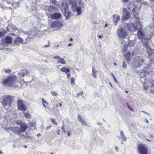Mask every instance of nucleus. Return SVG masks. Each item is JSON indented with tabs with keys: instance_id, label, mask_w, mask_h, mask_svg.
<instances>
[{
	"instance_id": "nucleus-36",
	"label": "nucleus",
	"mask_w": 154,
	"mask_h": 154,
	"mask_svg": "<svg viewBox=\"0 0 154 154\" xmlns=\"http://www.w3.org/2000/svg\"><path fill=\"white\" fill-rule=\"evenodd\" d=\"M11 70L10 69H5L4 70V72L6 73H10L11 72Z\"/></svg>"
},
{
	"instance_id": "nucleus-16",
	"label": "nucleus",
	"mask_w": 154,
	"mask_h": 154,
	"mask_svg": "<svg viewBox=\"0 0 154 154\" xmlns=\"http://www.w3.org/2000/svg\"><path fill=\"white\" fill-rule=\"evenodd\" d=\"M3 42L5 43H6L8 44H11L12 42V38L10 36H6L3 39Z\"/></svg>"
},
{
	"instance_id": "nucleus-19",
	"label": "nucleus",
	"mask_w": 154,
	"mask_h": 154,
	"mask_svg": "<svg viewBox=\"0 0 154 154\" xmlns=\"http://www.w3.org/2000/svg\"><path fill=\"white\" fill-rule=\"evenodd\" d=\"M78 119L79 121L82 122V124L85 125L86 124L85 121L82 116L78 115Z\"/></svg>"
},
{
	"instance_id": "nucleus-9",
	"label": "nucleus",
	"mask_w": 154,
	"mask_h": 154,
	"mask_svg": "<svg viewBox=\"0 0 154 154\" xmlns=\"http://www.w3.org/2000/svg\"><path fill=\"white\" fill-rule=\"evenodd\" d=\"M20 126L21 127V129H20L17 127H15L14 128H13L12 131L16 134L25 132L27 129V126Z\"/></svg>"
},
{
	"instance_id": "nucleus-26",
	"label": "nucleus",
	"mask_w": 154,
	"mask_h": 154,
	"mask_svg": "<svg viewBox=\"0 0 154 154\" xmlns=\"http://www.w3.org/2000/svg\"><path fill=\"white\" fill-rule=\"evenodd\" d=\"M42 104L45 107H46V105H48V103L43 98H42Z\"/></svg>"
},
{
	"instance_id": "nucleus-34",
	"label": "nucleus",
	"mask_w": 154,
	"mask_h": 154,
	"mask_svg": "<svg viewBox=\"0 0 154 154\" xmlns=\"http://www.w3.org/2000/svg\"><path fill=\"white\" fill-rule=\"evenodd\" d=\"M51 93L52 96H56L57 95V93L54 91H52Z\"/></svg>"
},
{
	"instance_id": "nucleus-12",
	"label": "nucleus",
	"mask_w": 154,
	"mask_h": 154,
	"mask_svg": "<svg viewBox=\"0 0 154 154\" xmlns=\"http://www.w3.org/2000/svg\"><path fill=\"white\" fill-rule=\"evenodd\" d=\"M123 14L122 17V21H125L129 19L130 17V13L126 8L123 9Z\"/></svg>"
},
{
	"instance_id": "nucleus-33",
	"label": "nucleus",
	"mask_w": 154,
	"mask_h": 154,
	"mask_svg": "<svg viewBox=\"0 0 154 154\" xmlns=\"http://www.w3.org/2000/svg\"><path fill=\"white\" fill-rule=\"evenodd\" d=\"M111 75L112 76V77H113L114 81L116 83H118L117 80V79H116V78H115V77L114 75L112 73H111Z\"/></svg>"
},
{
	"instance_id": "nucleus-37",
	"label": "nucleus",
	"mask_w": 154,
	"mask_h": 154,
	"mask_svg": "<svg viewBox=\"0 0 154 154\" xmlns=\"http://www.w3.org/2000/svg\"><path fill=\"white\" fill-rule=\"evenodd\" d=\"M83 92H81L79 93H78L77 95H76V97H80V96H82L83 95Z\"/></svg>"
},
{
	"instance_id": "nucleus-51",
	"label": "nucleus",
	"mask_w": 154,
	"mask_h": 154,
	"mask_svg": "<svg viewBox=\"0 0 154 154\" xmlns=\"http://www.w3.org/2000/svg\"><path fill=\"white\" fill-rule=\"evenodd\" d=\"M149 137L151 138H152L153 137V136L152 135V134H151L149 135Z\"/></svg>"
},
{
	"instance_id": "nucleus-22",
	"label": "nucleus",
	"mask_w": 154,
	"mask_h": 154,
	"mask_svg": "<svg viewBox=\"0 0 154 154\" xmlns=\"http://www.w3.org/2000/svg\"><path fill=\"white\" fill-rule=\"evenodd\" d=\"M3 128L4 129V130L8 132H9L10 131H12L13 130V127H11L4 128L3 127Z\"/></svg>"
},
{
	"instance_id": "nucleus-38",
	"label": "nucleus",
	"mask_w": 154,
	"mask_h": 154,
	"mask_svg": "<svg viewBox=\"0 0 154 154\" xmlns=\"http://www.w3.org/2000/svg\"><path fill=\"white\" fill-rule=\"evenodd\" d=\"M127 106H128V108L131 111H133V109L130 106H129V105L128 103H127Z\"/></svg>"
},
{
	"instance_id": "nucleus-40",
	"label": "nucleus",
	"mask_w": 154,
	"mask_h": 154,
	"mask_svg": "<svg viewBox=\"0 0 154 154\" xmlns=\"http://www.w3.org/2000/svg\"><path fill=\"white\" fill-rule=\"evenodd\" d=\"M97 72V71H96L95 68L94 67H92V72L93 73H96Z\"/></svg>"
},
{
	"instance_id": "nucleus-59",
	"label": "nucleus",
	"mask_w": 154,
	"mask_h": 154,
	"mask_svg": "<svg viewBox=\"0 0 154 154\" xmlns=\"http://www.w3.org/2000/svg\"><path fill=\"white\" fill-rule=\"evenodd\" d=\"M13 146L14 147H15V145L14 144H13Z\"/></svg>"
},
{
	"instance_id": "nucleus-13",
	"label": "nucleus",
	"mask_w": 154,
	"mask_h": 154,
	"mask_svg": "<svg viewBox=\"0 0 154 154\" xmlns=\"http://www.w3.org/2000/svg\"><path fill=\"white\" fill-rule=\"evenodd\" d=\"M143 60L141 57L138 56L136 58L135 64L137 67H140L143 64Z\"/></svg>"
},
{
	"instance_id": "nucleus-15",
	"label": "nucleus",
	"mask_w": 154,
	"mask_h": 154,
	"mask_svg": "<svg viewBox=\"0 0 154 154\" xmlns=\"http://www.w3.org/2000/svg\"><path fill=\"white\" fill-rule=\"evenodd\" d=\"M61 14L60 13H55L50 15L51 18L53 20L59 19L61 18Z\"/></svg>"
},
{
	"instance_id": "nucleus-5",
	"label": "nucleus",
	"mask_w": 154,
	"mask_h": 154,
	"mask_svg": "<svg viewBox=\"0 0 154 154\" xmlns=\"http://www.w3.org/2000/svg\"><path fill=\"white\" fill-rule=\"evenodd\" d=\"M154 81H151L150 80H146V81H145V83L143 84V88L144 90L147 91L148 89L149 88V86L147 85V83H151L152 85L150 88V92L152 93H154V84L153 85Z\"/></svg>"
},
{
	"instance_id": "nucleus-53",
	"label": "nucleus",
	"mask_w": 154,
	"mask_h": 154,
	"mask_svg": "<svg viewBox=\"0 0 154 154\" xmlns=\"http://www.w3.org/2000/svg\"><path fill=\"white\" fill-rule=\"evenodd\" d=\"M149 1L151 3L154 2V0H149Z\"/></svg>"
},
{
	"instance_id": "nucleus-27",
	"label": "nucleus",
	"mask_w": 154,
	"mask_h": 154,
	"mask_svg": "<svg viewBox=\"0 0 154 154\" xmlns=\"http://www.w3.org/2000/svg\"><path fill=\"white\" fill-rule=\"evenodd\" d=\"M76 11L78 15H79L81 14V8L80 7H77L76 9Z\"/></svg>"
},
{
	"instance_id": "nucleus-6",
	"label": "nucleus",
	"mask_w": 154,
	"mask_h": 154,
	"mask_svg": "<svg viewBox=\"0 0 154 154\" xmlns=\"http://www.w3.org/2000/svg\"><path fill=\"white\" fill-rule=\"evenodd\" d=\"M137 148L140 154H148V151L146 145L142 144H139Z\"/></svg>"
},
{
	"instance_id": "nucleus-11",
	"label": "nucleus",
	"mask_w": 154,
	"mask_h": 154,
	"mask_svg": "<svg viewBox=\"0 0 154 154\" xmlns=\"http://www.w3.org/2000/svg\"><path fill=\"white\" fill-rule=\"evenodd\" d=\"M62 26L61 23L58 20H56L52 22L50 25V27L51 28H54L59 29Z\"/></svg>"
},
{
	"instance_id": "nucleus-30",
	"label": "nucleus",
	"mask_w": 154,
	"mask_h": 154,
	"mask_svg": "<svg viewBox=\"0 0 154 154\" xmlns=\"http://www.w3.org/2000/svg\"><path fill=\"white\" fill-rule=\"evenodd\" d=\"M120 20V17L119 16H117L116 17V19L115 20V22L116 23L115 24V25H116L117 24V23Z\"/></svg>"
},
{
	"instance_id": "nucleus-62",
	"label": "nucleus",
	"mask_w": 154,
	"mask_h": 154,
	"mask_svg": "<svg viewBox=\"0 0 154 154\" xmlns=\"http://www.w3.org/2000/svg\"><path fill=\"white\" fill-rule=\"evenodd\" d=\"M57 134L58 135H59V131H57Z\"/></svg>"
},
{
	"instance_id": "nucleus-35",
	"label": "nucleus",
	"mask_w": 154,
	"mask_h": 154,
	"mask_svg": "<svg viewBox=\"0 0 154 154\" xmlns=\"http://www.w3.org/2000/svg\"><path fill=\"white\" fill-rule=\"evenodd\" d=\"M122 67L125 69L127 67V64L125 61H123V62Z\"/></svg>"
},
{
	"instance_id": "nucleus-64",
	"label": "nucleus",
	"mask_w": 154,
	"mask_h": 154,
	"mask_svg": "<svg viewBox=\"0 0 154 154\" xmlns=\"http://www.w3.org/2000/svg\"><path fill=\"white\" fill-rule=\"evenodd\" d=\"M114 65H115V66H116V63H114Z\"/></svg>"
},
{
	"instance_id": "nucleus-56",
	"label": "nucleus",
	"mask_w": 154,
	"mask_h": 154,
	"mask_svg": "<svg viewBox=\"0 0 154 154\" xmlns=\"http://www.w3.org/2000/svg\"><path fill=\"white\" fill-rule=\"evenodd\" d=\"M62 102L60 103L59 104V106H61L62 105Z\"/></svg>"
},
{
	"instance_id": "nucleus-63",
	"label": "nucleus",
	"mask_w": 154,
	"mask_h": 154,
	"mask_svg": "<svg viewBox=\"0 0 154 154\" xmlns=\"http://www.w3.org/2000/svg\"><path fill=\"white\" fill-rule=\"evenodd\" d=\"M2 152L1 151H0V154H2Z\"/></svg>"
},
{
	"instance_id": "nucleus-39",
	"label": "nucleus",
	"mask_w": 154,
	"mask_h": 154,
	"mask_svg": "<svg viewBox=\"0 0 154 154\" xmlns=\"http://www.w3.org/2000/svg\"><path fill=\"white\" fill-rule=\"evenodd\" d=\"M53 58L55 59H57L58 60H59L60 58V57L59 56H54L53 57Z\"/></svg>"
},
{
	"instance_id": "nucleus-4",
	"label": "nucleus",
	"mask_w": 154,
	"mask_h": 154,
	"mask_svg": "<svg viewBox=\"0 0 154 154\" xmlns=\"http://www.w3.org/2000/svg\"><path fill=\"white\" fill-rule=\"evenodd\" d=\"M61 8L63 10V14L66 17V19L69 18L70 17L71 13L69 11V6L68 5L65 4L64 3H62L61 6Z\"/></svg>"
},
{
	"instance_id": "nucleus-54",
	"label": "nucleus",
	"mask_w": 154,
	"mask_h": 154,
	"mask_svg": "<svg viewBox=\"0 0 154 154\" xmlns=\"http://www.w3.org/2000/svg\"><path fill=\"white\" fill-rule=\"evenodd\" d=\"M41 135V134H40L39 133L38 134H37V136L38 137H39V136H40Z\"/></svg>"
},
{
	"instance_id": "nucleus-23",
	"label": "nucleus",
	"mask_w": 154,
	"mask_h": 154,
	"mask_svg": "<svg viewBox=\"0 0 154 154\" xmlns=\"http://www.w3.org/2000/svg\"><path fill=\"white\" fill-rule=\"evenodd\" d=\"M120 134L122 138L125 141L126 140V137L124 135L123 132L122 131H120Z\"/></svg>"
},
{
	"instance_id": "nucleus-7",
	"label": "nucleus",
	"mask_w": 154,
	"mask_h": 154,
	"mask_svg": "<svg viewBox=\"0 0 154 154\" xmlns=\"http://www.w3.org/2000/svg\"><path fill=\"white\" fill-rule=\"evenodd\" d=\"M17 105L18 109L19 110L23 111H26L27 110V107L24 104L22 100L18 99L17 101Z\"/></svg>"
},
{
	"instance_id": "nucleus-42",
	"label": "nucleus",
	"mask_w": 154,
	"mask_h": 154,
	"mask_svg": "<svg viewBox=\"0 0 154 154\" xmlns=\"http://www.w3.org/2000/svg\"><path fill=\"white\" fill-rule=\"evenodd\" d=\"M146 139L147 140L150 142H151L153 140L152 138L149 139L148 138H146Z\"/></svg>"
},
{
	"instance_id": "nucleus-2",
	"label": "nucleus",
	"mask_w": 154,
	"mask_h": 154,
	"mask_svg": "<svg viewBox=\"0 0 154 154\" xmlns=\"http://www.w3.org/2000/svg\"><path fill=\"white\" fill-rule=\"evenodd\" d=\"M135 8H134L132 10V11L134 16L137 19V24L140 25V27L139 29L138 30L137 33V35L138 39H143L144 38L145 35L142 30V25L140 21V19L138 17L136 18V16L138 15V14L135 13Z\"/></svg>"
},
{
	"instance_id": "nucleus-31",
	"label": "nucleus",
	"mask_w": 154,
	"mask_h": 154,
	"mask_svg": "<svg viewBox=\"0 0 154 154\" xmlns=\"http://www.w3.org/2000/svg\"><path fill=\"white\" fill-rule=\"evenodd\" d=\"M50 119L51 120V122L55 125H57V122L54 119H53L51 118H50Z\"/></svg>"
},
{
	"instance_id": "nucleus-60",
	"label": "nucleus",
	"mask_w": 154,
	"mask_h": 154,
	"mask_svg": "<svg viewBox=\"0 0 154 154\" xmlns=\"http://www.w3.org/2000/svg\"><path fill=\"white\" fill-rule=\"evenodd\" d=\"M142 112H144L145 113H146V112H145L144 111H142Z\"/></svg>"
},
{
	"instance_id": "nucleus-57",
	"label": "nucleus",
	"mask_w": 154,
	"mask_h": 154,
	"mask_svg": "<svg viewBox=\"0 0 154 154\" xmlns=\"http://www.w3.org/2000/svg\"><path fill=\"white\" fill-rule=\"evenodd\" d=\"M69 41H72V38H70V39H69Z\"/></svg>"
},
{
	"instance_id": "nucleus-58",
	"label": "nucleus",
	"mask_w": 154,
	"mask_h": 154,
	"mask_svg": "<svg viewBox=\"0 0 154 154\" xmlns=\"http://www.w3.org/2000/svg\"><path fill=\"white\" fill-rule=\"evenodd\" d=\"M109 84L111 86V87H112V85L111 84V83L110 82L109 83Z\"/></svg>"
},
{
	"instance_id": "nucleus-20",
	"label": "nucleus",
	"mask_w": 154,
	"mask_h": 154,
	"mask_svg": "<svg viewBox=\"0 0 154 154\" xmlns=\"http://www.w3.org/2000/svg\"><path fill=\"white\" fill-rule=\"evenodd\" d=\"M60 70L62 72H64L66 73L69 72L70 71V69L69 68L65 67H62L61 69Z\"/></svg>"
},
{
	"instance_id": "nucleus-52",
	"label": "nucleus",
	"mask_w": 154,
	"mask_h": 154,
	"mask_svg": "<svg viewBox=\"0 0 154 154\" xmlns=\"http://www.w3.org/2000/svg\"><path fill=\"white\" fill-rule=\"evenodd\" d=\"M98 37L100 38H102V36L101 35H99Z\"/></svg>"
},
{
	"instance_id": "nucleus-21",
	"label": "nucleus",
	"mask_w": 154,
	"mask_h": 154,
	"mask_svg": "<svg viewBox=\"0 0 154 154\" xmlns=\"http://www.w3.org/2000/svg\"><path fill=\"white\" fill-rule=\"evenodd\" d=\"M135 45V43L133 41H129L128 43V44L127 45H128L129 47H133L134 45Z\"/></svg>"
},
{
	"instance_id": "nucleus-8",
	"label": "nucleus",
	"mask_w": 154,
	"mask_h": 154,
	"mask_svg": "<svg viewBox=\"0 0 154 154\" xmlns=\"http://www.w3.org/2000/svg\"><path fill=\"white\" fill-rule=\"evenodd\" d=\"M117 33L119 37L123 39H125V37L128 35L126 30L122 29V28L118 30Z\"/></svg>"
},
{
	"instance_id": "nucleus-29",
	"label": "nucleus",
	"mask_w": 154,
	"mask_h": 154,
	"mask_svg": "<svg viewBox=\"0 0 154 154\" xmlns=\"http://www.w3.org/2000/svg\"><path fill=\"white\" fill-rule=\"evenodd\" d=\"M71 80V83L72 85H73L75 84V79L73 77H72L70 79Z\"/></svg>"
},
{
	"instance_id": "nucleus-14",
	"label": "nucleus",
	"mask_w": 154,
	"mask_h": 154,
	"mask_svg": "<svg viewBox=\"0 0 154 154\" xmlns=\"http://www.w3.org/2000/svg\"><path fill=\"white\" fill-rule=\"evenodd\" d=\"M126 27L127 28V29L131 31L134 32L137 29L138 26H135L132 23H131L127 25Z\"/></svg>"
},
{
	"instance_id": "nucleus-47",
	"label": "nucleus",
	"mask_w": 154,
	"mask_h": 154,
	"mask_svg": "<svg viewBox=\"0 0 154 154\" xmlns=\"http://www.w3.org/2000/svg\"><path fill=\"white\" fill-rule=\"evenodd\" d=\"M62 130L63 131L65 132V133L66 132V131L64 129L63 127L62 126Z\"/></svg>"
},
{
	"instance_id": "nucleus-3",
	"label": "nucleus",
	"mask_w": 154,
	"mask_h": 154,
	"mask_svg": "<svg viewBox=\"0 0 154 154\" xmlns=\"http://www.w3.org/2000/svg\"><path fill=\"white\" fill-rule=\"evenodd\" d=\"M3 100L2 103L4 106H11L13 102V97L10 95L5 96L3 97Z\"/></svg>"
},
{
	"instance_id": "nucleus-1",
	"label": "nucleus",
	"mask_w": 154,
	"mask_h": 154,
	"mask_svg": "<svg viewBox=\"0 0 154 154\" xmlns=\"http://www.w3.org/2000/svg\"><path fill=\"white\" fill-rule=\"evenodd\" d=\"M17 82V77L13 75L8 76L2 82L1 84L5 86L12 87L14 86Z\"/></svg>"
},
{
	"instance_id": "nucleus-44",
	"label": "nucleus",
	"mask_w": 154,
	"mask_h": 154,
	"mask_svg": "<svg viewBox=\"0 0 154 154\" xmlns=\"http://www.w3.org/2000/svg\"><path fill=\"white\" fill-rule=\"evenodd\" d=\"M142 74V72H141L140 73V77L141 78H143V77L145 75V74H143V75L142 76V75H141Z\"/></svg>"
},
{
	"instance_id": "nucleus-17",
	"label": "nucleus",
	"mask_w": 154,
	"mask_h": 154,
	"mask_svg": "<svg viewBox=\"0 0 154 154\" xmlns=\"http://www.w3.org/2000/svg\"><path fill=\"white\" fill-rule=\"evenodd\" d=\"M23 40L22 38L17 37L14 40V44L16 45H18L20 43H23Z\"/></svg>"
},
{
	"instance_id": "nucleus-32",
	"label": "nucleus",
	"mask_w": 154,
	"mask_h": 154,
	"mask_svg": "<svg viewBox=\"0 0 154 154\" xmlns=\"http://www.w3.org/2000/svg\"><path fill=\"white\" fill-rule=\"evenodd\" d=\"M6 33V32H2L0 31V37H2L4 36L5 35Z\"/></svg>"
},
{
	"instance_id": "nucleus-41",
	"label": "nucleus",
	"mask_w": 154,
	"mask_h": 154,
	"mask_svg": "<svg viewBox=\"0 0 154 154\" xmlns=\"http://www.w3.org/2000/svg\"><path fill=\"white\" fill-rule=\"evenodd\" d=\"M71 75L70 73H67V77L68 79H69Z\"/></svg>"
},
{
	"instance_id": "nucleus-43",
	"label": "nucleus",
	"mask_w": 154,
	"mask_h": 154,
	"mask_svg": "<svg viewBox=\"0 0 154 154\" xmlns=\"http://www.w3.org/2000/svg\"><path fill=\"white\" fill-rule=\"evenodd\" d=\"M93 77L95 78H97V75L96 74V73H93Z\"/></svg>"
},
{
	"instance_id": "nucleus-49",
	"label": "nucleus",
	"mask_w": 154,
	"mask_h": 154,
	"mask_svg": "<svg viewBox=\"0 0 154 154\" xmlns=\"http://www.w3.org/2000/svg\"><path fill=\"white\" fill-rule=\"evenodd\" d=\"M122 2L124 3H125L128 1V0H122Z\"/></svg>"
},
{
	"instance_id": "nucleus-55",
	"label": "nucleus",
	"mask_w": 154,
	"mask_h": 154,
	"mask_svg": "<svg viewBox=\"0 0 154 154\" xmlns=\"http://www.w3.org/2000/svg\"><path fill=\"white\" fill-rule=\"evenodd\" d=\"M71 45H72V44H71V43H69V44H68V47H69V46H70Z\"/></svg>"
},
{
	"instance_id": "nucleus-24",
	"label": "nucleus",
	"mask_w": 154,
	"mask_h": 154,
	"mask_svg": "<svg viewBox=\"0 0 154 154\" xmlns=\"http://www.w3.org/2000/svg\"><path fill=\"white\" fill-rule=\"evenodd\" d=\"M128 47L129 46L127 45H125L123 46L122 49L123 53H125L127 51Z\"/></svg>"
},
{
	"instance_id": "nucleus-18",
	"label": "nucleus",
	"mask_w": 154,
	"mask_h": 154,
	"mask_svg": "<svg viewBox=\"0 0 154 154\" xmlns=\"http://www.w3.org/2000/svg\"><path fill=\"white\" fill-rule=\"evenodd\" d=\"M28 72L26 69H22L21 70L20 72L19 73L20 75L22 77L25 76L26 75L28 74Z\"/></svg>"
},
{
	"instance_id": "nucleus-46",
	"label": "nucleus",
	"mask_w": 154,
	"mask_h": 154,
	"mask_svg": "<svg viewBox=\"0 0 154 154\" xmlns=\"http://www.w3.org/2000/svg\"><path fill=\"white\" fill-rule=\"evenodd\" d=\"M115 149L116 150V151L118 152V147L116 146L115 147Z\"/></svg>"
},
{
	"instance_id": "nucleus-48",
	"label": "nucleus",
	"mask_w": 154,
	"mask_h": 154,
	"mask_svg": "<svg viewBox=\"0 0 154 154\" xmlns=\"http://www.w3.org/2000/svg\"><path fill=\"white\" fill-rule=\"evenodd\" d=\"M51 127L50 126H48L46 128V129L47 130H48L50 129Z\"/></svg>"
},
{
	"instance_id": "nucleus-28",
	"label": "nucleus",
	"mask_w": 154,
	"mask_h": 154,
	"mask_svg": "<svg viewBox=\"0 0 154 154\" xmlns=\"http://www.w3.org/2000/svg\"><path fill=\"white\" fill-rule=\"evenodd\" d=\"M24 115L26 118L27 119H29L30 117V114L27 112H25L24 113Z\"/></svg>"
},
{
	"instance_id": "nucleus-45",
	"label": "nucleus",
	"mask_w": 154,
	"mask_h": 154,
	"mask_svg": "<svg viewBox=\"0 0 154 154\" xmlns=\"http://www.w3.org/2000/svg\"><path fill=\"white\" fill-rule=\"evenodd\" d=\"M50 46V44L49 43L47 45H44V47L45 48H48Z\"/></svg>"
},
{
	"instance_id": "nucleus-61",
	"label": "nucleus",
	"mask_w": 154,
	"mask_h": 154,
	"mask_svg": "<svg viewBox=\"0 0 154 154\" xmlns=\"http://www.w3.org/2000/svg\"><path fill=\"white\" fill-rule=\"evenodd\" d=\"M125 92L126 93H128V91H125Z\"/></svg>"
},
{
	"instance_id": "nucleus-50",
	"label": "nucleus",
	"mask_w": 154,
	"mask_h": 154,
	"mask_svg": "<svg viewBox=\"0 0 154 154\" xmlns=\"http://www.w3.org/2000/svg\"><path fill=\"white\" fill-rule=\"evenodd\" d=\"M67 135L69 137L70 136V134L69 132H68L67 134Z\"/></svg>"
},
{
	"instance_id": "nucleus-25",
	"label": "nucleus",
	"mask_w": 154,
	"mask_h": 154,
	"mask_svg": "<svg viewBox=\"0 0 154 154\" xmlns=\"http://www.w3.org/2000/svg\"><path fill=\"white\" fill-rule=\"evenodd\" d=\"M59 60V61H58V63H60L63 64H65L66 63V62L64 60L63 58H60Z\"/></svg>"
},
{
	"instance_id": "nucleus-10",
	"label": "nucleus",
	"mask_w": 154,
	"mask_h": 154,
	"mask_svg": "<svg viewBox=\"0 0 154 154\" xmlns=\"http://www.w3.org/2000/svg\"><path fill=\"white\" fill-rule=\"evenodd\" d=\"M134 55V51L130 52H127V53L124 54L123 55L126 61L128 63H129L131 57Z\"/></svg>"
}]
</instances>
